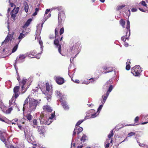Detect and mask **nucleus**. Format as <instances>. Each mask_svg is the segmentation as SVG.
Instances as JSON below:
<instances>
[{
  "label": "nucleus",
  "mask_w": 148,
  "mask_h": 148,
  "mask_svg": "<svg viewBox=\"0 0 148 148\" xmlns=\"http://www.w3.org/2000/svg\"><path fill=\"white\" fill-rule=\"evenodd\" d=\"M10 148H18L17 147H14V146H13L11 145L10 146Z\"/></svg>",
  "instance_id": "nucleus-64"
},
{
  "label": "nucleus",
  "mask_w": 148,
  "mask_h": 148,
  "mask_svg": "<svg viewBox=\"0 0 148 148\" xmlns=\"http://www.w3.org/2000/svg\"><path fill=\"white\" fill-rule=\"evenodd\" d=\"M24 88H25L24 87V86H23V85H22L21 88V90H22L21 92H22V93H25V92L26 91V89L24 90Z\"/></svg>",
  "instance_id": "nucleus-43"
},
{
  "label": "nucleus",
  "mask_w": 148,
  "mask_h": 148,
  "mask_svg": "<svg viewBox=\"0 0 148 148\" xmlns=\"http://www.w3.org/2000/svg\"><path fill=\"white\" fill-rule=\"evenodd\" d=\"M125 29V32H126V35L121 38V40L124 42H125L126 40H129V36L130 35V22L128 20L127 22L126 28Z\"/></svg>",
  "instance_id": "nucleus-3"
},
{
  "label": "nucleus",
  "mask_w": 148,
  "mask_h": 148,
  "mask_svg": "<svg viewBox=\"0 0 148 148\" xmlns=\"http://www.w3.org/2000/svg\"><path fill=\"white\" fill-rule=\"evenodd\" d=\"M87 137L84 134H83V136L81 138L80 140L84 142L86 140Z\"/></svg>",
  "instance_id": "nucleus-27"
},
{
  "label": "nucleus",
  "mask_w": 148,
  "mask_h": 148,
  "mask_svg": "<svg viewBox=\"0 0 148 148\" xmlns=\"http://www.w3.org/2000/svg\"><path fill=\"white\" fill-rule=\"evenodd\" d=\"M33 123L34 125H37V120L36 119H34L33 120Z\"/></svg>",
  "instance_id": "nucleus-46"
},
{
  "label": "nucleus",
  "mask_w": 148,
  "mask_h": 148,
  "mask_svg": "<svg viewBox=\"0 0 148 148\" xmlns=\"http://www.w3.org/2000/svg\"><path fill=\"white\" fill-rule=\"evenodd\" d=\"M12 110V106L10 108L8 109H6L5 112L6 113L9 114L10 113L11 111Z\"/></svg>",
  "instance_id": "nucleus-34"
},
{
  "label": "nucleus",
  "mask_w": 148,
  "mask_h": 148,
  "mask_svg": "<svg viewBox=\"0 0 148 148\" xmlns=\"http://www.w3.org/2000/svg\"><path fill=\"white\" fill-rule=\"evenodd\" d=\"M7 108L5 106H3V107L1 108V109L3 111L5 112L6 110L7 109Z\"/></svg>",
  "instance_id": "nucleus-42"
},
{
  "label": "nucleus",
  "mask_w": 148,
  "mask_h": 148,
  "mask_svg": "<svg viewBox=\"0 0 148 148\" xmlns=\"http://www.w3.org/2000/svg\"><path fill=\"white\" fill-rule=\"evenodd\" d=\"M128 43H127V42H124V46L125 47H128Z\"/></svg>",
  "instance_id": "nucleus-60"
},
{
  "label": "nucleus",
  "mask_w": 148,
  "mask_h": 148,
  "mask_svg": "<svg viewBox=\"0 0 148 148\" xmlns=\"http://www.w3.org/2000/svg\"><path fill=\"white\" fill-rule=\"evenodd\" d=\"M27 79H23L22 81L21 82V84H22V85L24 86L26 84L27 82Z\"/></svg>",
  "instance_id": "nucleus-38"
},
{
  "label": "nucleus",
  "mask_w": 148,
  "mask_h": 148,
  "mask_svg": "<svg viewBox=\"0 0 148 148\" xmlns=\"http://www.w3.org/2000/svg\"><path fill=\"white\" fill-rule=\"evenodd\" d=\"M20 89V87L18 86H16L14 87L13 89L14 94L13 97H14L16 99L19 96L18 92Z\"/></svg>",
  "instance_id": "nucleus-8"
},
{
  "label": "nucleus",
  "mask_w": 148,
  "mask_h": 148,
  "mask_svg": "<svg viewBox=\"0 0 148 148\" xmlns=\"http://www.w3.org/2000/svg\"><path fill=\"white\" fill-rule=\"evenodd\" d=\"M25 35L23 33H20L18 38L15 40V42L19 43L22 38L25 37Z\"/></svg>",
  "instance_id": "nucleus-13"
},
{
  "label": "nucleus",
  "mask_w": 148,
  "mask_h": 148,
  "mask_svg": "<svg viewBox=\"0 0 148 148\" xmlns=\"http://www.w3.org/2000/svg\"><path fill=\"white\" fill-rule=\"evenodd\" d=\"M89 81L87 82V83H86L88 84H89L90 82H92L94 81V79L93 78H91L89 79Z\"/></svg>",
  "instance_id": "nucleus-47"
},
{
  "label": "nucleus",
  "mask_w": 148,
  "mask_h": 148,
  "mask_svg": "<svg viewBox=\"0 0 148 148\" xmlns=\"http://www.w3.org/2000/svg\"><path fill=\"white\" fill-rule=\"evenodd\" d=\"M29 98V96H28L26 99L25 100L23 103V110L24 111L25 109V105L26 104H27L28 103V100Z\"/></svg>",
  "instance_id": "nucleus-29"
},
{
  "label": "nucleus",
  "mask_w": 148,
  "mask_h": 148,
  "mask_svg": "<svg viewBox=\"0 0 148 148\" xmlns=\"http://www.w3.org/2000/svg\"><path fill=\"white\" fill-rule=\"evenodd\" d=\"M9 2L10 3L11 7H13L14 6V5L15 6V7L14 8H15L16 7V5L14 4V3H11L10 1H9Z\"/></svg>",
  "instance_id": "nucleus-55"
},
{
  "label": "nucleus",
  "mask_w": 148,
  "mask_h": 148,
  "mask_svg": "<svg viewBox=\"0 0 148 148\" xmlns=\"http://www.w3.org/2000/svg\"><path fill=\"white\" fill-rule=\"evenodd\" d=\"M125 22L123 19H121L120 20L119 24L123 28H125Z\"/></svg>",
  "instance_id": "nucleus-18"
},
{
  "label": "nucleus",
  "mask_w": 148,
  "mask_h": 148,
  "mask_svg": "<svg viewBox=\"0 0 148 148\" xmlns=\"http://www.w3.org/2000/svg\"><path fill=\"white\" fill-rule=\"evenodd\" d=\"M64 28L63 27L61 28L60 31V35H61L64 32Z\"/></svg>",
  "instance_id": "nucleus-41"
},
{
  "label": "nucleus",
  "mask_w": 148,
  "mask_h": 148,
  "mask_svg": "<svg viewBox=\"0 0 148 148\" xmlns=\"http://www.w3.org/2000/svg\"><path fill=\"white\" fill-rule=\"evenodd\" d=\"M40 123L41 124H45L46 123V122H45L44 121H42V119H40Z\"/></svg>",
  "instance_id": "nucleus-61"
},
{
  "label": "nucleus",
  "mask_w": 148,
  "mask_h": 148,
  "mask_svg": "<svg viewBox=\"0 0 148 148\" xmlns=\"http://www.w3.org/2000/svg\"><path fill=\"white\" fill-rule=\"evenodd\" d=\"M32 20L31 19H29L25 23L24 25L23 26V27L25 28L26 27H27L30 24L31 21Z\"/></svg>",
  "instance_id": "nucleus-19"
},
{
  "label": "nucleus",
  "mask_w": 148,
  "mask_h": 148,
  "mask_svg": "<svg viewBox=\"0 0 148 148\" xmlns=\"http://www.w3.org/2000/svg\"><path fill=\"white\" fill-rule=\"evenodd\" d=\"M109 93L106 92V93L105 95H104L102 97H103V102H104V103L105 102L108 96L109 95Z\"/></svg>",
  "instance_id": "nucleus-22"
},
{
  "label": "nucleus",
  "mask_w": 148,
  "mask_h": 148,
  "mask_svg": "<svg viewBox=\"0 0 148 148\" xmlns=\"http://www.w3.org/2000/svg\"><path fill=\"white\" fill-rule=\"evenodd\" d=\"M130 59H128L127 60V62H126V64H129L130 65V64H131V62H130Z\"/></svg>",
  "instance_id": "nucleus-57"
},
{
  "label": "nucleus",
  "mask_w": 148,
  "mask_h": 148,
  "mask_svg": "<svg viewBox=\"0 0 148 148\" xmlns=\"http://www.w3.org/2000/svg\"><path fill=\"white\" fill-rule=\"evenodd\" d=\"M56 95L59 97H61L62 96V94L60 92V91H56Z\"/></svg>",
  "instance_id": "nucleus-35"
},
{
  "label": "nucleus",
  "mask_w": 148,
  "mask_h": 148,
  "mask_svg": "<svg viewBox=\"0 0 148 148\" xmlns=\"http://www.w3.org/2000/svg\"><path fill=\"white\" fill-rule=\"evenodd\" d=\"M71 79L72 81L78 84L79 83V80L77 79H73V77H71Z\"/></svg>",
  "instance_id": "nucleus-36"
},
{
  "label": "nucleus",
  "mask_w": 148,
  "mask_h": 148,
  "mask_svg": "<svg viewBox=\"0 0 148 148\" xmlns=\"http://www.w3.org/2000/svg\"><path fill=\"white\" fill-rule=\"evenodd\" d=\"M4 106L3 103L2 102H0V107L1 108Z\"/></svg>",
  "instance_id": "nucleus-54"
},
{
  "label": "nucleus",
  "mask_w": 148,
  "mask_h": 148,
  "mask_svg": "<svg viewBox=\"0 0 148 148\" xmlns=\"http://www.w3.org/2000/svg\"><path fill=\"white\" fill-rule=\"evenodd\" d=\"M112 82V80L110 79L106 83L107 84H110Z\"/></svg>",
  "instance_id": "nucleus-58"
},
{
  "label": "nucleus",
  "mask_w": 148,
  "mask_h": 148,
  "mask_svg": "<svg viewBox=\"0 0 148 148\" xmlns=\"http://www.w3.org/2000/svg\"><path fill=\"white\" fill-rule=\"evenodd\" d=\"M104 69L106 70V72L107 73H109L112 71L113 70V69L112 67H108V68L105 67L104 68Z\"/></svg>",
  "instance_id": "nucleus-21"
},
{
  "label": "nucleus",
  "mask_w": 148,
  "mask_h": 148,
  "mask_svg": "<svg viewBox=\"0 0 148 148\" xmlns=\"http://www.w3.org/2000/svg\"><path fill=\"white\" fill-rule=\"evenodd\" d=\"M80 45V43L79 42L75 43L72 47V51H73V52L77 51L79 48Z\"/></svg>",
  "instance_id": "nucleus-10"
},
{
  "label": "nucleus",
  "mask_w": 148,
  "mask_h": 148,
  "mask_svg": "<svg viewBox=\"0 0 148 148\" xmlns=\"http://www.w3.org/2000/svg\"><path fill=\"white\" fill-rule=\"evenodd\" d=\"M130 69V65L128 64H126V69L127 70H129Z\"/></svg>",
  "instance_id": "nucleus-50"
},
{
  "label": "nucleus",
  "mask_w": 148,
  "mask_h": 148,
  "mask_svg": "<svg viewBox=\"0 0 148 148\" xmlns=\"http://www.w3.org/2000/svg\"><path fill=\"white\" fill-rule=\"evenodd\" d=\"M103 104L102 105H100L99 107L98 108V109H97V111L98 112H99V111H100L101 109L103 106Z\"/></svg>",
  "instance_id": "nucleus-49"
},
{
  "label": "nucleus",
  "mask_w": 148,
  "mask_h": 148,
  "mask_svg": "<svg viewBox=\"0 0 148 148\" xmlns=\"http://www.w3.org/2000/svg\"><path fill=\"white\" fill-rule=\"evenodd\" d=\"M76 132H77L76 131H75V130H74L73 131V136H74L75 135Z\"/></svg>",
  "instance_id": "nucleus-62"
},
{
  "label": "nucleus",
  "mask_w": 148,
  "mask_h": 148,
  "mask_svg": "<svg viewBox=\"0 0 148 148\" xmlns=\"http://www.w3.org/2000/svg\"><path fill=\"white\" fill-rule=\"evenodd\" d=\"M125 6V5H119L117 7V10H120L122 9Z\"/></svg>",
  "instance_id": "nucleus-37"
},
{
  "label": "nucleus",
  "mask_w": 148,
  "mask_h": 148,
  "mask_svg": "<svg viewBox=\"0 0 148 148\" xmlns=\"http://www.w3.org/2000/svg\"><path fill=\"white\" fill-rule=\"evenodd\" d=\"M0 139L3 142H5V143H6L5 141V138L4 136L2 134H0Z\"/></svg>",
  "instance_id": "nucleus-26"
},
{
  "label": "nucleus",
  "mask_w": 148,
  "mask_h": 148,
  "mask_svg": "<svg viewBox=\"0 0 148 148\" xmlns=\"http://www.w3.org/2000/svg\"><path fill=\"white\" fill-rule=\"evenodd\" d=\"M26 117L27 119L29 120L30 121L32 119V116L30 114H27L26 116Z\"/></svg>",
  "instance_id": "nucleus-28"
},
{
  "label": "nucleus",
  "mask_w": 148,
  "mask_h": 148,
  "mask_svg": "<svg viewBox=\"0 0 148 148\" xmlns=\"http://www.w3.org/2000/svg\"><path fill=\"white\" fill-rule=\"evenodd\" d=\"M61 102V105L63 107V108L65 109H69V107L68 105H67V104L66 101H60Z\"/></svg>",
  "instance_id": "nucleus-16"
},
{
  "label": "nucleus",
  "mask_w": 148,
  "mask_h": 148,
  "mask_svg": "<svg viewBox=\"0 0 148 148\" xmlns=\"http://www.w3.org/2000/svg\"><path fill=\"white\" fill-rule=\"evenodd\" d=\"M51 96L50 94H47L46 95V98L48 102H49L51 101Z\"/></svg>",
  "instance_id": "nucleus-30"
},
{
  "label": "nucleus",
  "mask_w": 148,
  "mask_h": 148,
  "mask_svg": "<svg viewBox=\"0 0 148 148\" xmlns=\"http://www.w3.org/2000/svg\"><path fill=\"white\" fill-rule=\"evenodd\" d=\"M46 90L48 92H49L50 91V87L49 85H46Z\"/></svg>",
  "instance_id": "nucleus-51"
},
{
  "label": "nucleus",
  "mask_w": 148,
  "mask_h": 148,
  "mask_svg": "<svg viewBox=\"0 0 148 148\" xmlns=\"http://www.w3.org/2000/svg\"><path fill=\"white\" fill-rule=\"evenodd\" d=\"M42 108L44 110H46L49 112H51L52 110V109L51 107L47 105L44 106L42 107Z\"/></svg>",
  "instance_id": "nucleus-14"
},
{
  "label": "nucleus",
  "mask_w": 148,
  "mask_h": 148,
  "mask_svg": "<svg viewBox=\"0 0 148 148\" xmlns=\"http://www.w3.org/2000/svg\"><path fill=\"white\" fill-rule=\"evenodd\" d=\"M15 9V8L12 10L11 11L10 14L11 15V18L13 19L14 21H15V18L16 17V14H15V13H14V10Z\"/></svg>",
  "instance_id": "nucleus-17"
},
{
  "label": "nucleus",
  "mask_w": 148,
  "mask_h": 148,
  "mask_svg": "<svg viewBox=\"0 0 148 148\" xmlns=\"http://www.w3.org/2000/svg\"><path fill=\"white\" fill-rule=\"evenodd\" d=\"M50 9H47L46 10L45 12V15L44 16V19L42 21V23L41 24V26L42 27L44 23V22L47 20L51 16V14H49L48 16H47L48 13L50 11Z\"/></svg>",
  "instance_id": "nucleus-7"
},
{
  "label": "nucleus",
  "mask_w": 148,
  "mask_h": 148,
  "mask_svg": "<svg viewBox=\"0 0 148 148\" xmlns=\"http://www.w3.org/2000/svg\"><path fill=\"white\" fill-rule=\"evenodd\" d=\"M85 119H84L83 120H79L76 124L75 126H79L82 123Z\"/></svg>",
  "instance_id": "nucleus-31"
},
{
  "label": "nucleus",
  "mask_w": 148,
  "mask_h": 148,
  "mask_svg": "<svg viewBox=\"0 0 148 148\" xmlns=\"http://www.w3.org/2000/svg\"><path fill=\"white\" fill-rule=\"evenodd\" d=\"M25 5V10L26 12H28V11L29 6L27 2L24 3Z\"/></svg>",
  "instance_id": "nucleus-24"
},
{
  "label": "nucleus",
  "mask_w": 148,
  "mask_h": 148,
  "mask_svg": "<svg viewBox=\"0 0 148 148\" xmlns=\"http://www.w3.org/2000/svg\"><path fill=\"white\" fill-rule=\"evenodd\" d=\"M55 116L54 113H52L51 114V116L49 117V118L50 119H52Z\"/></svg>",
  "instance_id": "nucleus-48"
},
{
  "label": "nucleus",
  "mask_w": 148,
  "mask_h": 148,
  "mask_svg": "<svg viewBox=\"0 0 148 148\" xmlns=\"http://www.w3.org/2000/svg\"><path fill=\"white\" fill-rule=\"evenodd\" d=\"M27 56H31L30 54H28V53L25 54H21L19 55V57H17L15 61V64L16 63V61H18L19 60H23Z\"/></svg>",
  "instance_id": "nucleus-9"
},
{
  "label": "nucleus",
  "mask_w": 148,
  "mask_h": 148,
  "mask_svg": "<svg viewBox=\"0 0 148 148\" xmlns=\"http://www.w3.org/2000/svg\"><path fill=\"white\" fill-rule=\"evenodd\" d=\"M62 25L60 24L58 27L55 28V39L54 41V44L56 46V48L58 49V50L59 53L62 56L63 54L61 52V43L60 42L62 40L63 36H62L60 37L58 34V30L59 28L61 27Z\"/></svg>",
  "instance_id": "nucleus-1"
},
{
  "label": "nucleus",
  "mask_w": 148,
  "mask_h": 148,
  "mask_svg": "<svg viewBox=\"0 0 148 148\" xmlns=\"http://www.w3.org/2000/svg\"><path fill=\"white\" fill-rule=\"evenodd\" d=\"M19 10V7H17L16 8L15 10H14V13H15V14H17L18 13Z\"/></svg>",
  "instance_id": "nucleus-44"
},
{
  "label": "nucleus",
  "mask_w": 148,
  "mask_h": 148,
  "mask_svg": "<svg viewBox=\"0 0 148 148\" xmlns=\"http://www.w3.org/2000/svg\"><path fill=\"white\" fill-rule=\"evenodd\" d=\"M14 34V32H13L11 34H9L5 38L4 41L3 42V43L4 42L7 43L10 40L11 41L12 39L13 36Z\"/></svg>",
  "instance_id": "nucleus-11"
},
{
  "label": "nucleus",
  "mask_w": 148,
  "mask_h": 148,
  "mask_svg": "<svg viewBox=\"0 0 148 148\" xmlns=\"http://www.w3.org/2000/svg\"><path fill=\"white\" fill-rule=\"evenodd\" d=\"M139 119V117L138 116H136L135 118V119L134 120V121L135 123H137Z\"/></svg>",
  "instance_id": "nucleus-45"
},
{
  "label": "nucleus",
  "mask_w": 148,
  "mask_h": 148,
  "mask_svg": "<svg viewBox=\"0 0 148 148\" xmlns=\"http://www.w3.org/2000/svg\"><path fill=\"white\" fill-rule=\"evenodd\" d=\"M66 15L64 12L63 11H61L59 12L58 15L59 26L61 24L62 21H64L66 18Z\"/></svg>",
  "instance_id": "nucleus-5"
},
{
  "label": "nucleus",
  "mask_w": 148,
  "mask_h": 148,
  "mask_svg": "<svg viewBox=\"0 0 148 148\" xmlns=\"http://www.w3.org/2000/svg\"><path fill=\"white\" fill-rule=\"evenodd\" d=\"M30 54L32 58H34V56H36V54L35 53L34 51L31 52L29 54Z\"/></svg>",
  "instance_id": "nucleus-39"
},
{
  "label": "nucleus",
  "mask_w": 148,
  "mask_h": 148,
  "mask_svg": "<svg viewBox=\"0 0 148 148\" xmlns=\"http://www.w3.org/2000/svg\"><path fill=\"white\" fill-rule=\"evenodd\" d=\"M39 42L40 45L41 46V47H43V42L41 40H39Z\"/></svg>",
  "instance_id": "nucleus-53"
},
{
  "label": "nucleus",
  "mask_w": 148,
  "mask_h": 148,
  "mask_svg": "<svg viewBox=\"0 0 148 148\" xmlns=\"http://www.w3.org/2000/svg\"><path fill=\"white\" fill-rule=\"evenodd\" d=\"M96 114H97V113H94V114H92L91 115V116H92V117H93V118H94V117H96Z\"/></svg>",
  "instance_id": "nucleus-59"
},
{
  "label": "nucleus",
  "mask_w": 148,
  "mask_h": 148,
  "mask_svg": "<svg viewBox=\"0 0 148 148\" xmlns=\"http://www.w3.org/2000/svg\"><path fill=\"white\" fill-rule=\"evenodd\" d=\"M109 139H107L105 142V147L106 148H108L110 146Z\"/></svg>",
  "instance_id": "nucleus-23"
},
{
  "label": "nucleus",
  "mask_w": 148,
  "mask_h": 148,
  "mask_svg": "<svg viewBox=\"0 0 148 148\" xmlns=\"http://www.w3.org/2000/svg\"><path fill=\"white\" fill-rule=\"evenodd\" d=\"M137 10L136 8H133L131 9V11L132 12H135L137 11Z\"/></svg>",
  "instance_id": "nucleus-56"
},
{
  "label": "nucleus",
  "mask_w": 148,
  "mask_h": 148,
  "mask_svg": "<svg viewBox=\"0 0 148 148\" xmlns=\"http://www.w3.org/2000/svg\"><path fill=\"white\" fill-rule=\"evenodd\" d=\"M134 135L135 136V133L134 132H130V133H129L128 134V137H131L132 136H133V135Z\"/></svg>",
  "instance_id": "nucleus-40"
},
{
  "label": "nucleus",
  "mask_w": 148,
  "mask_h": 148,
  "mask_svg": "<svg viewBox=\"0 0 148 148\" xmlns=\"http://www.w3.org/2000/svg\"><path fill=\"white\" fill-rule=\"evenodd\" d=\"M14 98V97H13L11 99L9 100V105L10 106H11L12 105L13 103H14V105H15L16 106V104L14 103L15 100L14 101V102H13Z\"/></svg>",
  "instance_id": "nucleus-20"
},
{
  "label": "nucleus",
  "mask_w": 148,
  "mask_h": 148,
  "mask_svg": "<svg viewBox=\"0 0 148 148\" xmlns=\"http://www.w3.org/2000/svg\"><path fill=\"white\" fill-rule=\"evenodd\" d=\"M38 131L40 134H42L45 130V128L43 126L38 127Z\"/></svg>",
  "instance_id": "nucleus-12"
},
{
  "label": "nucleus",
  "mask_w": 148,
  "mask_h": 148,
  "mask_svg": "<svg viewBox=\"0 0 148 148\" xmlns=\"http://www.w3.org/2000/svg\"><path fill=\"white\" fill-rule=\"evenodd\" d=\"M29 110L30 112L34 111L38 104V101L33 98H30L29 101Z\"/></svg>",
  "instance_id": "nucleus-2"
},
{
  "label": "nucleus",
  "mask_w": 148,
  "mask_h": 148,
  "mask_svg": "<svg viewBox=\"0 0 148 148\" xmlns=\"http://www.w3.org/2000/svg\"><path fill=\"white\" fill-rule=\"evenodd\" d=\"M114 134L113 131L112 130L110 132V134H109L108 136V137L109 139L111 138V137L113 136Z\"/></svg>",
  "instance_id": "nucleus-33"
},
{
  "label": "nucleus",
  "mask_w": 148,
  "mask_h": 148,
  "mask_svg": "<svg viewBox=\"0 0 148 148\" xmlns=\"http://www.w3.org/2000/svg\"><path fill=\"white\" fill-rule=\"evenodd\" d=\"M141 4L144 6H146V7H147V4H146V3L144 1H142L141 2Z\"/></svg>",
  "instance_id": "nucleus-52"
},
{
  "label": "nucleus",
  "mask_w": 148,
  "mask_h": 148,
  "mask_svg": "<svg viewBox=\"0 0 148 148\" xmlns=\"http://www.w3.org/2000/svg\"><path fill=\"white\" fill-rule=\"evenodd\" d=\"M83 130V128L79 126L75 127V131H76L77 134L78 136L79 134Z\"/></svg>",
  "instance_id": "nucleus-15"
},
{
  "label": "nucleus",
  "mask_w": 148,
  "mask_h": 148,
  "mask_svg": "<svg viewBox=\"0 0 148 148\" xmlns=\"http://www.w3.org/2000/svg\"><path fill=\"white\" fill-rule=\"evenodd\" d=\"M142 70L139 65L136 66L132 69L131 73L135 76H138L140 75Z\"/></svg>",
  "instance_id": "nucleus-4"
},
{
  "label": "nucleus",
  "mask_w": 148,
  "mask_h": 148,
  "mask_svg": "<svg viewBox=\"0 0 148 148\" xmlns=\"http://www.w3.org/2000/svg\"><path fill=\"white\" fill-rule=\"evenodd\" d=\"M55 79L56 83L60 85L62 84L65 82L64 79L60 76L55 77Z\"/></svg>",
  "instance_id": "nucleus-6"
},
{
  "label": "nucleus",
  "mask_w": 148,
  "mask_h": 148,
  "mask_svg": "<svg viewBox=\"0 0 148 148\" xmlns=\"http://www.w3.org/2000/svg\"><path fill=\"white\" fill-rule=\"evenodd\" d=\"M16 42V45L12 49V53H14V52H15L16 50L18 48V44H19V43H18L17 42Z\"/></svg>",
  "instance_id": "nucleus-25"
},
{
  "label": "nucleus",
  "mask_w": 148,
  "mask_h": 148,
  "mask_svg": "<svg viewBox=\"0 0 148 148\" xmlns=\"http://www.w3.org/2000/svg\"><path fill=\"white\" fill-rule=\"evenodd\" d=\"M83 147V146L81 145L80 146H78L77 147V148H82Z\"/></svg>",
  "instance_id": "nucleus-63"
},
{
  "label": "nucleus",
  "mask_w": 148,
  "mask_h": 148,
  "mask_svg": "<svg viewBox=\"0 0 148 148\" xmlns=\"http://www.w3.org/2000/svg\"><path fill=\"white\" fill-rule=\"evenodd\" d=\"M113 88L112 85H110L109 87L108 90L107 91V92L109 94L110 92L111 91Z\"/></svg>",
  "instance_id": "nucleus-32"
}]
</instances>
